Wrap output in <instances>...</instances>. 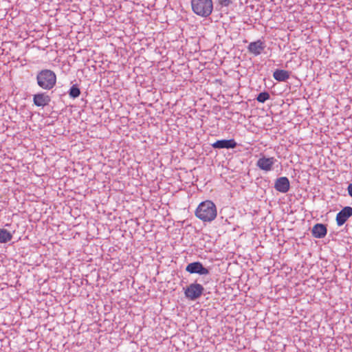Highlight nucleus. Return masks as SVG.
Segmentation results:
<instances>
[{"label":"nucleus","mask_w":352,"mask_h":352,"mask_svg":"<svg viewBox=\"0 0 352 352\" xmlns=\"http://www.w3.org/2000/svg\"><path fill=\"white\" fill-rule=\"evenodd\" d=\"M274 157H261L256 162V166L261 169L265 172L270 171L275 162Z\"/></svg>","instance_id":"obj_7"},{"label":"nucleus","mask_w":352,"mask_h":352,"mask_svg":"<svg viewBox=\"0 0 352 352\" xmlns=\"http://www.w3.org/2000/svg\"><path fill=\"white\" fill-rule=\"evenodd\" d=\"M186 270L190 274H199L201 275H206L209 273V270L204 267L199 262H194L189 263Z\"/></svg>","instance_id":"obj_5"},{"label":"nucleus","mask_w":352,"mask_h":352,"mask_svg":"<svg viewBox=\"0 0 352 352\" xmlns=\"http://www.w3.org/2000/svg\"><path fill=\"white\" fill-rule=\"evenodd\" d=\"M347 190L349 196L352 197V183L348 186Z\"/></svg>","instance_id":"obj_19"},{"label":"nucleus","mask_w":352,"mask_h":352,"mask_svg":"<svg viewBox=\"0 0 352 352\" xmlns=\"http://www.w3.org/2000/svg\"><path fill=\"white\" fill-rule=\"evenodd\" d=\"M218 3L221 6L228 7L232 3V0H218Z\"/></svg>","instance_id":"obj_17"},{"label":"nucleus","mask_w":352,"mask_h":352,"mask_svg":"<svg viewBox=\"0 0 352 352\" xmlns=\"http://www.w3.org/2000/svg\"><path fill=\"white\" fill-rule=\"evenodd\" d=\"M12 238L11 233L6 229H0V243H6Z\"/></svg>","instance_id":"obj_14"},{"label":"nucleus","mask_w":352,"mask_h":352,"mask_svg":"<svg viewBox=\"0 0 352 352\" xmlns=\"http://www.w3.org/2000/svg\"><path fill=\"white\" fill-rule=\"evenodd\" d=\"M214 148H234L236 146V142L234 139L217 140L212 144Z\"/></svg>","instance_id":"obj_9"},{"label":"nucleus","mask_w":352,"mask_h":352,"mask_svg":"<svg viewBox=\"0 0 352 352\" xmlns=\"http://www.w3.org/2000/svg\"><path fill=\"white\" fill-rule=\"evenodd\" d=\"M269 99H270V94H269V93H267L266 91L260 93L256 98L257 101H258L259 102H262V103L265 102L266 100H267Z\"/></svg>","instance_id":"obj_15"},{"label":"nucleus","mask_w":352,"mask_h":352,"mask_svg":"<svg viewBox=\"0 0 352 352\" xmlns=\"http://www.w3.org/2000/svg\"><path fill=\"white\" fill-rule=\"evenodd\" d=\"M311 15L314 17V21H315L316 23H318L320 21H321V15L319 13L316 12L315 14H311Z\"/></svg>","instance_id":"obj_18"},{"label":"nucleus","mask_w":352,"mask_h":352,"mask_svg":"<svg viewBox=\"0 0 352 352\" xmlns=\"http://www.w3.org/2000/svg\"><path fill=\"white\" fill-rule=\"evenodd\" d=\"M197 218L204 222H211L217 216V210L215 204L210 200L201 202L195 211Z\"/></svg>","instance_id":"obj_1"},{"label":"nucleus","mask_w":352,"mask_h":352,"mask_svg":"<svg viewBox=\"0 0 352 352\" xmlns=\"http://www.w3.org/2000/svg\"><path fill=\"white\" fill-rule=\"evenodd\" d=\"M204 290V287L198 283H192L188 286L184 291L186 298L194 300L200 297Z\"/></svg>","instance_id":"obj_4"},{"label":"nucleus","mask_w":352,"mask_h":352,"mask_svg":"<svg viewBox=\"0 0 352 352\" xmlns=\"http://www.w3.org/2000/svg\"><path fill=\"white\" fill-rule=\"evenodd\" d=\"M312 235L317 239L324 238L327 233V226L323 223H316L311 230Z\"/></svg>","instance_id":"obj_10"},{"label":"nucleus","mask_w":352,"mask_h":352,"mask_svg":"<svg viewBox=\"0 0 352 352\" xmlns=\"http://www.w3.org/2000/svg\"><path fill=\"white\" fill-rule=\"evenodd\" d=\"M192 11L197 15L207 17L213 10L212 0H191Z\"/></svg>","instance_id":"obj_3"},{"label":"nucleus","mask_w":352,"mask_h":352,"mask_svg":"<svg viewBox=\"0 0 352 352\" xmlns=\"http://www.w3.org/2000/svg\"><path fill=\"white\" fill-rule=\"evenodd\" d=\"M352 216V207L345 206L336 215V223L337 225L340 226H342L347 219Z\"/></svg>","instance_id":"obj_6"},{"label":"nucleus","mask_w":352,"mask_h":352,"mask_svg":"<svg viewBox=\"0 0 352 352\" xmlns=\"http://www.w3.org/2000/svg\"><path fill=\"white\" fill-rule=\"evenodd\" d=\"M274 188L280 192H287L289 189V182L286 177H282L276 179Z\"/></svg>","instance_id":"obj_11"},{"label":"nucleus","mask_w":352,"mask_h":352,"mask_svg":"<svg viewBox=\"0 0 352 352\" xmlns=\"http://www.w3.org/2000/svg\"><path fill=\"white\" fill-rule=\"evenodd\" d=\"M80 91L78 87H77L75 85H74L71 87L70 91H69V96L72 98H76L80 96Z\"/></svg>","instance_id":"obj_16"},{"label":"nucleus","mask_w":352,"mask_h":352,"mask_svg":"<svg viewBox=\"0 0 352 352\" xmlns=\"http://www.w3.org/2000/svg\"><path fill=\"white\" fill-rule=\"evenodd\" d=\"M312 280H315V279H314V278H313V277L311 276V278H309V284H310V283H312Z\"/></svg>","instance_id":"obj_20"},{"label":"nucleus","mask_w":352,"mask_h":352,"mask_svg":"<svg viewBox=\"0 0 352 352\" xmlns=\"http://www.w3.org/2000/svg\"><path fill=\"white\" fill-rule=\"evenodd\" d=\"M290 76V73L284 69H276L273 74V77L278 81H285Z\"/></svg>","instance_id":"obj_13"},{"label":"nucleus","mask_w":352,"mask_h":352,"mask_svg":"<svg viewBox=\"0 0 352 352\" xmlns=\"http://www.w3.org/2000/svg\"><path fill=\"white\" fill-rule=\"evenodd\" d=\"M264 48V43L260 40L250 43L248 47V51L255 56L261 54Z\"/></svg>","instance_id":"obj_12"},{"label":"nucleus","mask_w":352,"mask_h":352,"mask_svg":"<svg viewBox=\"0 0 352 352\" xmlns=\"http://www.w3.org/2000/svg\"><path fill=\"white\" fill-rule=\"evenodd\" d=\"M37 83L43 89L50 90L56 83V76L50 69L41 70L36 76Z\"/></svg>","instance_id":"obj_2"},{"label":"nucleus","mask_w":352,"mask_h":352,"mask_svg":"<svg viewBox=\"0 0 352 352\" xmlns=\"http://www.w3.org/2000/svg\"><path fill=\"white\" fill-rule=\"evenodd\" d=\"M50 97L45 93L36 94L33 96L34 104L37 107H45L50 104Z\"/></svg>","instance_id":"obj_8"}]
</instances>
